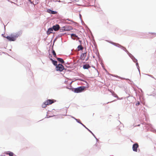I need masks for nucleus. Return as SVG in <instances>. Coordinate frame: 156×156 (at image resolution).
I'll list each match as a JSON object with an SVG mask.
<instances>
[{"label":"nucleus","instance_id":"603ef678","mask_svg":"<svg viewBox=\"0 0 156 156\" xmlns=\"http://www.w3.org/2000/svg\"><path fill=\"white\" fill-rule=\"evenodd\" d=\"M124 79L125 80H129V79Z\"/></svg>","mask_w":156,"mask_h":156},{"label":"nucleus","instance_id":"de8ad7c7","mask_svg":"<svg viewBox=\"0 0 156 156\" xmlns=\"http://www.w3.org/2000/svg\"><path fill=\"white\" fill-rule=\"evenodd\" d=\"M66 64H67V65H69L70 64H69V63H68V62H67V63H66Z\"/></svg>","mask_w":156,"mask_h":156},{"label":"nucleus","instance_id":"393cba45","mask_svg":"<svg viewBox=\"0 0 156 156\" xmlns=\"http://www.w3.org/2000/svg\"><path fill=\"white\" fill-rule=\"evenodd\" d=\"M79 80L80 81H81L84 82H85L87 84V87H88V83L86 82V81L85 80H84L83 79H79Z\"/></svg>","mask_w":156,"mask_h":156},{"label":"nucleus","instance_id":"ddd939ff","mask_svg":"<svg viewBox=\"0 0 156 156\" xmlns=\"http://www.w3.org/2000/svg\"><path fill=\"white\" fill-rule=\"evenodd\" d=\"M86 56V53H82L80 56V59L84 60Z\"/></svg>","mask_w":156,"mask_h":156},{"label":"nucleus","instance_id":"cd10ccee","mask_svg":"<svg viewBox=\"0 0 156 156\" xmlns=\"http://www.w3.org/2000/svg\"><path fill=\"white\" fill-rule=\"evenodd\" d=\"M133 61L136 63V62H137V60L134 57L132 59Z\"/></svg>","mask_w":156,"mask_h":156},{"label":"nucleus","instance_id":"7ed1b4c3","mask_svg":"<svg viewBox=\"0 0 156 156\" xmlns=\"http://www.w3.org/2000/svg\"><path fill=\"white\" fill-rule=\"evenodd\" d=\"M85 88L86 87L85 86H80L77 88H73L72 91L75 93H79L82 92Z\"/></svg>","mask_w":156,"mask_h":156},{"label":"nucleus","instance_id":"680f3d73","mask_svg":"<svg viewBox=\"0 0 156 156\" xmlns=\"http://www.w3.org/2000/svg\"><path fill=\"white\" fill-rule=\"evenodd\" d=\"M131 142H133L131 140Z\"/></svg>","mask_w":156,"mask_h":156},{"label":"nucleus","instance_id":"a19ab883","mask_svg":"<svg viewBox=\"0 0 156 156\" xmlns=\"http://www.w3.org/2000/svg\"><path fill=\"white\" fill-rule=\"evenodd\" d=\"M116 101V100H113V101H111L108 102L106 104H108V103H111L112 102H114V101Z\"/></svg>","mask_w":156,"mask_h":156},{"label":"nucleus","instance_id":"f8f14e48","mask_svg":"<svg viewBox=\"0 0 156 156\" xmlns=\"http://www.w3.org/2000/svg\"><path fill=\"white\" fill-rule=\"evenodd\" d=\"M53 30L52 27L49 28L48 29V31H47V34L48 35L50 34L51 33H52Z\"/></svg>","mask_w":156,"mask_h":156},{"label":"nucleus","instance_id":"bb28decb","mask_svg":"<svg viewBox=\"0 0 156 156\" xmlns=\"http://www.w3.org/2000/svg\"><path fill=\"white\" fill-rule=\"evenodd\" d=\"M71 37H77V38H79L78 36H77L76 34H71Z\"/></svg>","mask_w":156,"mask_h":156},{"label":"nucleus","instance_id":"4d7b16f0","mask_svg":"<svg viewBox=\"0 0 156 156\" xmlns=\"http://www.w3.org/2000/svg\"><path fill=\"white\" fill-rule=\"evenodd\" d=\"M55 40H56V39L54 40V42Z\"/></svg>","mask_w":156,"mask_h":156},{"label":"nucleus","instance_id":"aec40b11","mask_svg":"<svg viewBox=\"0 0 156 156\" xmlns=\"http://www.w3.org/2000/svg\"><path fill=\"white\" fill-rule=\"evenodd\" d=\"M136 66L137 67V68L139 71V74H140V69H139V65H138V63L137 62H136Z\"/></svg>","mask_w":156,"mask_h":156},{"label":"nucleus","instance_id":"5701e85b","mask_svg":"<svg viewBox=\"0 0 156 156\" xmlns=\"http://www.w3.org/2000/svg\"><path fill=\"white\" fill-rule=\"evenodd\" d=\"M79 80L80 81H81L84 82H85L87 84V87H88V83L86 82V81L85 80H84L83 79H79Z\"/></svg>","mask_w":156,"mask_h":156},{"label":"nucleus","instance_id":"6e6552de","mask_svg":"<svg viewBox=\"0 0 156 156\" xmlns=\"http://www.w3.org/2000/svg\"><path fill=\"white\" fill-rule=\"evenodd\" d=\"M52 28H53V30L55 31H57L59 29L60 30V26L58 24H56L55 25H53L52 27Z\"/></svg>","mask_w":156,"mask_h":156},{"label":"nucleus","instance_id":"2eb2a0df","mask_svg":"<svg viewBox=\"0 0 156 156\" xmlns=\"http://www.w3.org/2000/svg\"><path fill=\"white\" fill-rule=\"evenodd\" d=\"M57 59L58 62H59L61 63V64H63L65 62V61H64L63 59L61 58H57Z\"/></svg>","mask_w":156,"mask_h":156},{"label":"nucleus","instance_id":"0eeeda50","mask_svg":"<svg viewBox=\"0 0 156 156\" xmlns=\"http://www.w3.org/2000/svg\"><path fill=\"white\" fill-rule=\"evenodd\" d=\"M139 145L137 143H136L133 144L132 146V149L133 151L137 152V148L139 147Z\"/></svg>","mask_w":156,"mask_h":156},{"label":"nucleus","instance_id":"a18cd8bd","mask_svg":"<svg viewBox=\"0 0 156 156\" xmlns=\"http://www.w3.org/2000/svg\"><path fill=\"white\" fill-rule=\"evenodd\" d=\"M151 34H153L154 35H155L156 36V33H150Z\"/></svg>","mask_w":156,"mask_h":156},{"label":"nucleus","instance_id":"f03ea898","mask_svg":"<svg viewBox=\"0 0 156 156\" xmlns=\"http://www.w3.org/2000/svg\"><path fill=\"white\" fill-rule=\"evenodd\" d=\"M56 100L52 99H47L43 103L42 105V107L43 108H45L47 105H50L55 101Z\"/></svg>","mask_w":156,"mask_h":156},{"label":"nucleus","instance_id":"79ce46f5","mask_svg":"<svg viewBox=\"0 0 156 156\" xmlns=\"http://www.w3.org/2000/svg\"><path fill=\"white\" fill-rule=\"evenodd\" d=\"M68 89H69V90H73V87H72V88H69L68 87H66Z\"/></svg>","mask_w":156,"mask_h":156},{"label":"nucleus","instance_id":"a211bd4d","mask_svg":"<svg viewBox=\"0 0 156 156\" xmlns=\"http://www.w3.org/2000/svg\"><path fill=\"white\" fill-rule=\"evenodd\" d=\"M98 56V55H97ZM98 56L99 58V61L100 62V64L101 65V64L103 65V60L102 59H101L100 57V55L99 53L98 54Z\"/></svg>","mask_w":156,"mask_h":156},{"label":"nucleus","instance_id":"2f4dec72","mask_svg":"<svg viewBox=\"0 0 156 156\" xmlns=\"http://www.w3.org/2000/svg\"><path fill=\"white\" fill-rule=\"evenodd\" d=\"M66 20V21L68 20L69 21H70L71 22V23H74V22L72 20H70L69 19H67L66 20Z\"/></svg>","mask_w":156,"mask_h":156},{"label":"nucleus","instance_id":"9b49d317","mask_svg":"<svg viewBox=\"0 0 156 156\" xmlns=\"http://www.w3.org/2000/svg\"><path fill=\"white\" fill-rule=\"evenodd\" d=\"M90 68V66L88 64H86L83 65V69H88Z\"/></svg>","mask_w":156,"mask_h":156},{"label":"nucleus","instance_id":"473e14b6","mask_svg":"<svg viewBox=\"0 0 156 156\" xmlns=\"http://www.w3.org/2000/svg\"><path fill=\"white\" fill-rule=\"evenodd\" d=\"M140 104V103L139 101H137L136 104V106H138Z\"/></svg>","mask_w":156,"mask_h":156},{"label":"nucleus","instance_id":"6e6d98bb","mask_svg":"<svg viewBox=\"0 0 156 156\" xmlns=\"http://www.w3.org/2000/svg\"><path fill=\"white\" fill-rule=\"evenodd\" d=\"M92 67L93 68H94V69H95V67L94 66H93Z\"/></svg>","mask_w":156,"mask_h":156},{"label":"nucleus","instance_id":"052dcab7","mask_svg":"<svg viewBox=\"0 0 156 156\" xmlns=\"http://www.w3.org/2000/svg\"><path fill=\"white\" fill-rule=\"evenodd\" d=\"M4 29H5V26L4 27Z\"/></svg>","mask_w":156,"mask_h":156},{"label":"nucleus","instance_id":"c756f323","mask_svg":"<svg viewBox=\"0 0 156 156\" xmlns=\"http://www.w3.org/2000/svg\"><path fill=\"white\" fill-rule=\"evenodd\" d=\"M79 16H80V19L81 20V21L82 22H83L84 24H85V23H84V22H83V21L82 20V19H81V17H82V16L81 15V14H79Z\"/></svg>","mask_w":156,"mask_h":156},{"label":"nucleus","instance_id":"72a5a7b5","mask_svg":"<svg viewBox=\"0 0 156 156\" xmlns=\"http://www.w3.org/2000/svg\"><path fill=\"white\" fill-rule=\"evenodd\" d=\"M109 43H110V44H111L114 45V46L115 45V44L116 43H115L113 42H112V41H109Z\"/></svg>","mask_w":156,"mask_h":156},{"label":"nucleus","instance_id":"864d4df0","mask_svg":"<svg viewBox=\"0 0 156 156\" xmlns=\"http://www.w3.org/2000/svg\"><path fill=\"white\" fill-rule=\"evenodd\" d=\"M52 57V56L51 55L50 58H51V57ZM49 58H50V57Z\"/></svg>","mask_w":156,"mask_h":156},{"label":"nucleus","instance_id":"b1692460","mask_svg":"<svg viewBox=\"0 0 156 156\" xmlns=\"http://www.w3.org/2000/svg\"><path fill=\"white\" fill-rule=\"evenodd\" d=\"M79 80L80 81H81L84 82H85L87 84V87H88V83L86 82V81L85 80H84L83 79H79Z\"/></svg>","mask_w":156,"mask_h":156},{"label":"nucleus","instance_id":"7c9ffc66","mask_svg":"<svg viewBox=\"0 0 156 156\" xmlns=\"http://www.w3.org/2000/svg\"><path fill=\"white\" fill-rule=\"evenodd\" d=\"M101 65L103 69L104 70H105L106 72H107V70L105 68V67L104 66V64H103V65L101 64Z\"/></svg>","mask_w":156,"mask_h":156},{"label":"nucleus","instance_id":"58836bf2","mask_svg":"<svg viewBox=\"0 0 156 156\" xmlns=\"http://www.w3.org/2000/svg\"><path fill=\"white\" fill-rule=\"evenodd\" d=\"M28 72L30 73L31 76L33 75V73L31 72V71L29 69V70Z\"/></svg>","mask_w":156,"mask_h":156},{"label":"nucleus","instance_id":"a878e982","mask_svg":"<svg viewBox=\"0 0 156 156\" xmlns=\"http://www.w3.org/2000/svg\"><path fill=\"white\" fill-rule=\"evenodd\" d=\"M57 12L56 11L52 10L51 12V13L50 14L55 15L57 14Z\"/></svg>","mask_w":156,"mask_h":156},{"label":"nucleus","instance_id":"f257e3e1","mask_svg":"<svg viewBox=\"0 0 156 156\" xmlns=\"http://www.w3.org/2000/svg\"><path fill=\"white\" fill-rule=\"evenodd\" d=\"M22 32L19 31L13 34H11L9 36H4V37L6 38L9 41H15L18 37L21 35Z\"/></svg>","mask_w":156,"mask_h":156},{"label":"nucleus","instance_id":"5fc2aeb1","mask_svg":"<svg viewBox=\"0 0 156 156\" xmlns=\"http://www.w3.org/2000/svg\"><path fill=\"white\" fill-rule=\"evenodd\" d=\"M140 90L141 92H143V91H142V89H140Z\"/></svg>","mask_w":156,"mask_h":156},{"label":"nucleus","instance_id":"37998d69","mask_svg":"<svg viewBox=\"0 0 156 156\" xmlns=\"http://www.w3.org/2000/svg\"><path fill=\"white\" fill-rule=\"evenodd\" d=\"M71 118H73V119H74L75 120L76 119H76L73 116H70Z\"/></svg>","mask_w":156,"mask_h":156},{"label":"nucleus","instance_id":"9d476101","mask_svg":"<svg viewBox=\"0 0 156 156\" xmlns=\"http://www.w3.org/2000/svg\"><path fill=\"white\" fill-rule=\"evenodd\" d=\"M50 60L51 61L53 65L55 66V67L58 64H57V61L53 60L51 58H49Z\"/></svg>","mask_w":156,"mask_h":156},{"label":"nucleus","instance_id":"c9c22d12","mask_svg":"<svg viewBox=\"0 0 156 156\" xmlns=\"http://www.w3.org/2000/svg\"><path fill=\"white\" fill-rule=\"evenodd\" d=\"M64 35V34H59L58 35V36L59 37H61L62 36H63V35Z\"/></svg>","mask_w":156,"mask_h":156},{"label":"nucleus","instance_id":"09e8293b","mask_svg":"<svg viewBox=\"0 0 156 156\" xmlns=\"http://www.w3.org/2000/svg\"><path fill=\"white\" fill-rule=\"evenodd\" d=\"M88 58H89V57H87V59H86V61H87V60Z\"/></svg>","mask_w":156,"mask_h":156},{"label":"nucleus","instance_id":"13d9d810","mask_svg":"<svg viewBox=\"0 0 156 156\" xmlns=\"http://www.w3.org/2000/svg\"><path fill=\"white\" fill-rule=\"evenodd\" d=\"M65 66H66V67H68V66H67L65 65Z\"/></svg>","mask_w":156,"mask_h":156},{"label":"nucleus","instance_id":"f3484780","mask_svg":"<svg viewBox=\"0 0 156 156\" xmlns=\"http://www.w3.org/2000/svg\"><path fill=\"white\" fill-rule=\"evenodd\" d=\"M78 50V51H82L83 49V47L81 45H80L78 46L77 47Z\"/></svg>","mask_w":156,"mask_h":156},{"label":"nucleus","instance_id":"20e7f679","mask_svg":"<svg viewBox=\"0 0 156 156\" xmlns=\"http://www.w3.org/2000/svg\"><path fill=\"white\" fill-rule=\"evenodd\" d=\"M76 121L78 123H80L81 125H82L83 126L84 128H85L86 129H87L88 131L90 132V133L92 134L93 135V136L94 137V138L96 139V140L97 142H98V139L96 137L95 135H94V134L92 132L90 131L89 129L88 128H87L80 121V120L79 119H76Z\"/></svg>","mask_w":156,"mask_h":156},{"label":"nucleus","instance_id":"c03bdc74","mask_svg":"<svg viewBox=\"0 0 156 156\" xmlns=\"http://www.w3.org/2000/svg\"><path fill=\"white\" fill-rule=\"evenodd\" d=\"M79 42L80 43V45H81L82 41L81 40H79Z\"/></svg>","mask_w":156,"mask_h":156},{"label":"nucleus","instance_id":"4c0bfd02","mask_svg":"<svg viewBox=\"0 0 156 156\" xmlns=\"http://www.w3.org/2000/svg\"><path fill=\"white\" fill-rule=\"evenodd\" d=\"M53 2H62V1H60V0H53Z\"/></svg>","mask_w":156,"mask_h":156},{"label":"nucleus","instance_id":"f704fd0d","mask_svg":"<svg viewBox=\"0 0 156 156\" xmlns=\"http://www.w3.org/2000/svg\"><path fill=\"white\" fill-rule=\"evenodd\" d=\"M65 22L66 23L69 24H73V23H71V22H67V21H66V20H65Z\"/></svg>","mask_w":156,"mask_h":156},{"label":"nucleus","instance_id":"4be33fe9","mask_svg":"<svg viewBox=\"0 0 156 156\" xmlns=\"http://www.w3.org/2000/svg\"><path fill=\"white\" fill-rule=\"evenodd\" d=\"M27 3L28 4L30 3L32 5H34V3L31 0H28V1L27 2Z\"/></svg>","mask_w":156,"mask_h":156},{"label":"nucleus","instance_id":"3c124183","mask_svg":"<svg viewBox=\"0 0 156 156\" xmlns=\"http://www.w3.org/2000/svg\"><path fill=\"white\" fill-rule=\"evenodd\" d=\"M2 36L3 37H4V34H2Z\"/></svg>","mask_w":156,"mask_h":156},{"label":"nucleus","instance_id":"412c9836","mask_svg":"<svg viewBox=\"0 0 156 156\" xmlns=\"http://www.w3.org/2000/svg\"><path fill=\"white\" fill-rule=\"evenodd\" d=\"M111 93L112 95L114 97L116 98H118V96L115 93L114 91H112V92H111Z\"/></svg>","mask_w":156,"mask_h":156},{"label":"nucleus","instance_id":"69168bd1","mask_svg":"<svg viewBox=\"0 0 156 156\" xmlns=\"http://www.w3.org/2000/svg\"><path fill=\"white\" fill-rule=\"evenodd\" d=\"M97 71V72H98V70Z\"/></svg>","mask_w":156,"mask_h":156},{"label":"nucleus","instance_id":"c85d7f7f","mask_svg":"<svg viewBox=\"0 0 156 156\" xmlns=\"http://www.w3.org/2000/svg\"><path fill=\"white\" fill-rule=\"evenodd\" d=\"M47 12H48V13L51 14V12L52 10L51 9H48L47 10Z\"/></svg>","mask_w":156,"mask_h":156},{"label":"nucleus","instance_id":"8fccbe9b","mask_svg":"<svg viewBox=\"0 0 156 156\" xmlns=\"http://www.w3.org/2000/svg\"><path fill=\"white\" fill-rule=\"evenodd\" d=\"M81 23H82V25H85V24H84V23H83V22H81Z\"/></svg>","mask_w":156,"mask_h":156},{"label":"nucleus","instance_id":"bf43d9fd","mask_svg":"<svg viewBox=\"0 0 156 156\" xmlns=\"http://www.w3.org/2000/svg\"><path fill=\"white\" fill-rule=\"evenodd\" d=\"M140 125H137V126H140Z\"/></svg>","mask_w":156,"mask_h":156},{"label":"nucleus","instance_id":"49530a36","mask_svg":"<svg viewBox=\"0 0 156 156\" xmlns=\"http://www.w3.org/2000/svg\"><path fill=\"white\" fill-rule=\"evenodd\" d=\"M115 76L116 77H117V78H118L119 77V76H118L117 75H115Z\"/></svg>","mask_w":156,"mask_h":156},{"label":"nucleus","instance_id":"dca6fc26","mask_svg":"<svg viewBox=\"0 0 156 156\" xmlns=\"http://www.w3.org/2000/svg\"><path fill=\"white\" fill-rule=\"evenodd\" d=\"M5 154H9V156H12L14 154V153L13 152L10 151L6 152Z\"/></svg>","mask_w":156,"mask_h":156},{"label":"nucleus","instance_id":"4468645a","mask_svg":"<svg viewBox=\"0 0 156 156\" xmlns=\"http://www.w3.org/2000/svg\"><path fill=\"white\" fill-rule=\"evenodd\" d=\"M126 52V53L128 54V55H129V56L131 58H134V56L131 54L126 49V50H124Z\"/></svg>","mask_w":156,"mask_h":156},{"label":"nucleus","instance_id":"1a4fd4ad","mask_svg":"<svg viewBox=\"0 0 156 156\" xmlns=\"http://www.w3.org/2000/svg\"><path fill=\"white\" fill-rule=\"evenodd\" d=\"M115 45V46L117 47H118V48H121L123 50V51L124 50H126V48L125 47L122 46L120 44H119L118 43H116Z\"/></svg>","mask_w":156,"mask_h":156},{"label":"nucleus","instance_id":"6ab92c4d","mask_svg":"<svg viewBox=\"0 0 156 156\" xmlns=\"http://www.w3.org/2000/svg\"><path fill=\"white\" fill-rule=\"evenodd\" d=\"M52 54H53L54 57L55 58H57L58 57H57L55 53V51L54 50L52 49Z\"/></svg>","mask_w":156,"mask_h":156},{"label":"nucleus","instance_id":"0e129e2a","mask_svg":"<svg viewBox=\"0 0 156 156\" xmlns=\"http://www.w3.org/2000/svg\"><path fill=\"white\" fill-rule=\"evenodd\" d=\"M83 63H85V62H84Z\"/></svg>","mask_w":156,"mask_h":156},{"label":"nucleus","instance_id":"39448f33","mask_svg":"<svg viewBox=\"0 0 156 156\" xmlns=\"http://www.w3.org/2000/svg\"><path fill=\"white\" fill-rule=\"evenodd\" d=\"M55 69L56 71H59V72H62L64 70H66V69L60 63L58 64L55 67Z\"/></svg>","mask_w":156,"mask_h":156},{"label":"nucleus","instance_id":"ea45409f","mask_svg":"<svg viewBox=\"0 0 156 156\" xmlns=\"http://www.w3.org/2000/svg\"><path fill=\"white\" fill-rule=\"evenodd\" d=\"M145 75H148V76H151V77H152V78H154V77L151 75H149L147 74H145Z\"/></svg>","mask_w":156,"mask_h":156},{"label":"nucleus","instance_id":"e433bc0d","mask_svg":"<svg viewBox=\"0 0 156 156\" xmlns=\"http://www.w3.org/2000/svg\"><path fill=\"white\" fill-rule=\"evenodd\" d=\"M54 116V115L49 116H48L47 115L46 117L45 118H50V117H52Z\"/></svg>","mask_w":156,"mask_h":156},{"label":"nucleus","instance_id":"423d86ee","mask_svg":"<svg viewBox=\"0 0 156 156\" xmlns=\"http://www.w3.org/2000/svg\"><path fill=\"white\" fill-rule=\"evenodd\" d=\"M73 29L72 27L71 26H64L60 29V32L64 31H69Z\"/></svg>","mask_w":156,"mask_h":156},{"label":"nucleus","instance_id":"e2e57ef3","mask_svg":"<svg viewBox=\"0 0 156 156\" xmlns=\"http://www.w3.org/2000/svg\"><path fill=\"white\" fill-rule=\"evenodd\" d=\"M105 103H104V104H103V105H105Z\"/></svg>","mask_w":156,"mask_h":156}]
</instances>
